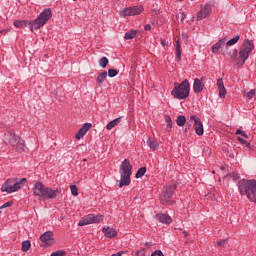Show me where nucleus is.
<instances>
[{
  "label": "nucleus",
  "instance_id": "obj_1",
  "mask_svg": "<svg viewBox=\"0 0 256 256\" xmlns=\"http://www.w3.org/2000/svg\"><path fill=\"white\" fill-rule=\"evenodd\" d=\"M53 16L50 8H46L41 12L38 17L33 21H27V20H16L14 21L13 25L14 27H17L18 29H23L29 25L30 30L33 31V29H41L51 19Z\"/></svg>",
  "mask_w": 256,
  "mask_h": 256
},
{
  "label": "nucleus",
  "instance_id": "obj_2",
  "mask_svg": "<svg viewBox=\"0 0 256 256\" xmlns=\"http://www.w3.org/2000/svg\"><path fill=\"white\" fill-rule=\"evenodd\" d=\"M34 197H38L39 201L43 199H55L59 195V189L53 190L44 186L42 182H36L32 188Z\"/></svg>",
  "mask_w": 256,
  "mask_h": 256
},
{
  "label": "nucleus",
  "instance_id": "obj_3",
  "mask_svg": "<svg viewBox=\"0 0 256 256\" xmlns=\"http://www.w3.org/2000/svg\"><path fill=\"white\" fill-rule=\"evenodd\" d=\"M240 195H246L252 203H256V180H245L239 182Z\"/></svg>",
  "mask_w": 256,
  "mask_h": 256
},
{
  "label": "nucleus",
  "instance_id": "obj_4",
  "mask_svg": "<svg viewBox=\"0 0 256 256\" xmlns=\"http://www.w3.org/2000/svg\"><path fill=\"white\" fill-rule=\"evenodd\" d=\"M132 171L133 166L131 165V162H129V159L122 161V164L120 165V181L118 187L121 188L131 185Z\"/></svg>",
  "mask_w": 256,
  "mask_h": 256
},
{
  "label": "nucleus",
  "instance_id": "obj_5",
  "mask_svg": "<svg viewBox=\"0 0 256 256\" xmlns=\"http://www.w3.org/2000/svg\"><path fill=\"white\" fill-rule=\"evenodd\" d=\"M27 183V178H10L5 181L1 187L2 193H17L19 189H23Z\"/></svg>",
  "mask_w": 256,
  "mask_h": 256
},
{
  "label": "nucleus",
  "instance_id": "obj_6",
  "mask_svg": "<svg viewBox=\"0 0 256 256\" xmlns=\"http://www.w3.org/2000/svg\"><path fill=\"white\" fill-rule=\"evenodd\" d=\"M191 89V86L189 84V80L185 79L180 84L174 83V88L171 91V95L174 97V99H187L189 97V91Z\"/></svg>",
  "mask_w": 256,
  "mask_h": 256
},
{
  "label": "nucleus",
  "instance_id": "obj_7",
  "mask_svg": "<svg viewBox=\"0 0 256 256\" xmlns=\"http://www.w3.org/2000/svg\"><path fill=\"white\" fill-rule=\"evenodd\" d=\"M5 140L18 151L25 149V140L15 134V130H10L5 134Z\"/></svg>",
  "mask_w": 256,
  "mask_h": 256
},
{
  "label": "nucleus",
  "instance_id": "obj_8",
  "mask_svg": "<svg viewBox=\"0 0 256 256\" xmlns=\"http://www.w3.org/2000/svg\"><path fill=\"white\" fill-rule=\"evenodd\" d=\"M255 49V45L251 40H245L244 43L240 47L239 51V60L242 61V65H245V61L249 59L251 52Z\"/></svg>",
  "mask_w": 256,
  "mask_h": 256
},
{
  "label": "nucleus",
  "instance_id": "obj_9",
  "mask_svg": "<svg viewBox=\"0 0 256 256\" xmlns=\"http://www.w3.org/2000/svg\"><path fill=\"white\" fill-rule=\"evenodd\" d=\"M175 189H177L175 185L166 186L163 188L160 194V203L162 205H173V200H171V197H173Z\"/></svg>",
  "mask_w": 256,
  "mask_h": 256
},
{
  "label": "nucleus",
  "instance_id": "obj_10",
  "mask_svg": "<svg viewBox=\"0 0 256 256\" xmlns=\"http://www.w3.org/2000/svg\"><path fill=\"white\" fill-rule=\"evenodd\" d=\"M101 221H103V215L88 214L79 221L78 225L79 227H85V225L101 223Z\"/></svg>",
  "mask_w": 256,
  "mask_h": 256
},
{
  "label": "nucleus",
  "instance_id": "obj_11",
  "mask_svg": "<svg viewBox=\"0 0 256 256\" xmlns=\"http://www.w3.org/2000/svg\"><path fill=\"white\" fill-rule=\"evenodd\" d=\"M143 13V6H133L125 8L120 12L121 17H133L134 15H140Z\"/></svg>",
  "mask_w": 256,
  "mask_h": 256
},
{
  "label": "nucleus",
  "instance_id": "obj_12",
  "mask_svg": "<svg viewBox=\"0 0 256 256\" xmlns=\"http://www.w3.org/2000/svg\"><path fill=\"white\" fill-rule=\"evenodd\" d=\"M40 241L44 243L43 247H51V245L55 244V239H53V233L51 231H47L40 236Z\"/></svg>",
  "mask_w": 256,
  "mask_h": 256
},
{
  "label": "nucleus",
  "instance_id": "obj_13",
  "mask_svg": "<svg viewBox=\"0 0 256 256\" xmlns=\"http://www.w3.org/2000/svg\"><path fill=\"white\" fill-rule=\"evenodd\" d=\"M190 120L194 121V129L196 135H199L201 137V135H203L204 133L203 122L201 121V118L197 117L196 115H193L190 117Z\"/></svg>",
  "mask_w": 256,
  "mask_h": 256
},
{
  "label": "nucleus",
  "instance_id": "obj_14",
  "mask_svg": "<svg viewBox=\"0 0 256 256\" xmlns=\"http://www.w3.org/2000/svg\"><path fill=\"white\" fill-rule=\"evenodd\" d=\"M155 219L164 225H171L173 223V218L167 214L158 213L155 215Z\"/></svg>",
  "mask_w": 256,
  "mask_h": 256
},
{
  "label": "nucleus",
  "instance_id": "obj_15",
  "mask_svg": "<svg viewBox=\"0 0 256 256\" xmlns=\"http://www.w3.org/2000/svg\"><path fill=\"white\" fill-rule=\"evenodd\" d=\"M91 127H93V124L91 123H85L77 132L76 134V139L80 140L83 139V137H85V135H87V131H89V129H91Z\"/></svg>",
  "mask_w": 256,
  "mask_h": 256
},
{
  "label": "nucleus",
  "instance_id": "obj_16",
  "mask_svg": "<svg viewBox=\"0 0 256 256\" xmlns=\"http://www.w3.org/2000/svg\"><path fill=\"white\" fill-rule=\"evenodd\" d=\"M209 15H211V6L206 5L204 8L201 9V11L197 13V19L198 21H201L206 17H209Z\"/></svg>",
  "mask_w": 256,
  "mask_h": 256
},
{
  "label": "nucleus",
  "instance_id": "obj_17",
  "mask_svg": "<svg viewBox=\"0 0 256 256\" xmlns=\"http://www.w3.org/2000/svg\"><path fill=\"white\" fill-rule=\"evenodd\" d=\"M216 85L219 89V97L221 99H225V97H227V89H225V84L223 83V79H218Z\"/></svg>",
  "mask_w": 256,
  "mask_h": 256
},
{
  "label": "nucleus",
  "instance_id": "obj_18",
  "mask_svg": "<svg viewBox=\"0 0 256 256\" xmlns=\"http://www.w3.org/2000/svg\"><path fill=\"white\" fill-rule=\"evenodd\" d=\"M205 85L203 84V78H195L193 84V91L194 93H201L203 91Z\"/></svg>",
  "mask_w": 256,
  "mask_h": 256
},
{
  "label": "nucleus",
  "instance_id": "obj_19",
  "mask_svg": "<svg viewBox=\"0 0 256 256\" xmlns=\"http://www.w3.org/2000/svg\"><path fill=\"white\" fill-rule=\"evenodd\" d=\"M225 41H226L225 39H220L218 42L212 45V53L214 55H217L219 53V50L225 47Z\"/></svg>",
  "mask_w": 256,
  "mask_h": 256
},
{
  "label": "nucleus",
  "instance_id": "obj_20",
  "mask_svg": "<svg viewBox=\"0 0 256 256\" xmlns=\"http://www.w3.org/2000/svg\"><path fill=\"white\" fill-rule=\"evenodd\" d=\"M102 233H104L105 237H108L109 239L117 237V231L111 227L103 228Z\"/></svg>",
  "mask_w": 256,
  "mask_h": 256
},
{
  "label": "nucleus",
  "instance_id": "obj_21",
  "mask_svg": "<svg viewBox=\"0 0 256 256\" xmlns=\"http://www.w3.org/2000/svg\"><path fill=\"white\" fill-rule=\"evenodd\" d=\"M146 143L151 151H157L159 149V142L155 139L149 138Z\"/></svg>",
  "mask_w": 256,
  "mask_h": 256
},
{
  "label": "nucleus",
  "instance_id": "obj_22",
  "mask_svg": "<svg viewBox=\"0 0 256 256\" xmlns=\"http://www.w3.org/2000/svg\"><path fill=\"white\" fill-rule=\"evenodd\" d=\"M121 119H123V117H118L112 121H110L107 125H106V129L108 131H111V129H113L114 127H117V125L119 123H121Z\"/></svg>",
  "mask_w": 256,
  "mask_h": 256
},
{
  "label": "nucleus",
  "instance_id": "obj_23",
  "mask_svg": "<svg viewBox=\"0 0 256 256\" xmlns=\"http://www.w3.org/2000/svg\"><path fill=\"white\" fill-rule=\"evenodd\" d=\"M107 79V71H104L100 73L96 78V83L98 85H103L105 83V80Z\"/></svg>",
  "mask_w": 256,
  "mask_h": 256
},
{
  "label": "nucleus",
  "instance_id": "obj_24",
  "mask_svg": "<svg viewBox=\"0 0 256 256\" xmlns=\"http://www.w3.org/2000/svg\"><path fill=\"white\" fill-rule=\"evenodd\" d=\"M187 123V118L184 115H179L176 119V124L178 127H183Z\"/></svg>",
  "mask_w": 256,
  "mask_h": 256
},
{
  "label": "nucleus",
  "instance_id": "obj_25",
  "mask_svg": "<svg viewBox=\"0 0 256 256\" xmlns=\"http://www.w3.org/2000/svg\"><path fill=\"white\" fill-rule=\"evenodd\" d=\"M175 47H176V52H175L176 58L178 59V61H181V43L179 42V40L176 41Z\"/></svg>",
  "mask_w": 256,
  "mask_h": 256
},
{
  "label": "nucleus",
  "instance_id": "obj_26",
  "mask_svg": "<svg viewBox=\"0 0 256 256\" xmlns=\"http://www.w3.org/2000/svg\"><path fill=\"white\" fill-rule=\"evenodd\" d=\"M136 36H137V31L132 30L125 33L124 39L126 40L135 39Z\"/></svg>",
  "mask_w": 256,
  "mask_h": 256
},
{
  "label": "nucleus",
  "instance_id": "obj_27",
  "mask_svg": "<svg viewBox=\"0 0 256 256\" xmlns=\"http://www.w3.org/2000/svg\"><path fill=\"white\" fill-rule=\"evenodd\" d=\"M145 173H147V168L146 167H141L139 168V170L136 172V179H141V177H143V175H145Z\"/></svg>",
  "mask_w": 256,
  "mask_h": 256
},
{
  "label": "nucleus",
  "instance_id": "obj_28",
  "mask_svg": "<svg viewBox=\"0 0 256 256\" xmlns=\"http://www.w3.org/2000/svg\"><path fill=\"white\" fill-rule=\"evenodd\" d=\"M29 249H31V241L26 240L22 242V251H24V253H27V251H29Z\"/></svg>",
  "mask_w": 256,
  "mask_h": 256
},
{
  "label": "nucleus",
  "instance_id": "obj_29",
  "mask_svg": "<svg viewBox=\"0 0 256 256\" xmlns=\"http://www.w3.org/2000/svg\"><path fill=\"white\" fill-rule=\"evenodd\" d=\"M165 122L167 123L166 131H171L173 127V120H171V116H165Z\"/></svg>",
  "mask_w": 256,
  "mask_h": 256
},
{
  "label": "nucleus",
  "instance_id": "obj_30",
  "mask_svg": "<svg viewBox=\"0 0 256 256\" xmlns=\"http://www.w3.org/2000/svg\"><path fill=\"white\" fill-rule=\"evenodd\" d=\"M99 65H100V67H102V69H105V67H107V65H109V59L107 57H102L99 60Z\"/></svg>",
  "mask_w": 256,
  "mask_h": 256
},
{
  "label": "nucleus",
  "instance_id": "obj_31",
  "mask_svg": "<svg viewBox=\"0 0 256 256\" xmlns=\"http://www.w3.org/2000/svg\"><path fill=\"white\" fill-rule=\"evenodd\" d=\"M239 39H240V36H236V37L228 40L226 42L227 47H231L232 45H235L236 43H238Z\"/></svg>",
  "mask_w": 256,
  "mask_h": 256
},
{
  "label": "nucleus",
  "instance_id": "obj_32",
  "mask_svg": "<svg viewBox=\"0 0 256 256\" xmlns=\"http://www.w3.org/2000/svg\"><path fill=\"white\" fill-rule=\"evenodd\" d=\"M70 190L73 197H77V195H79V188H77L76 185H71Z\"/></svg>",
  "mask_w": 256,
  "mask_h": 256
},
{
  "label": "nucleus",
  "instance_id": "obj_33",
  "mask_svg": "<svg viewBox=\"0 0 256 256\" xmlns=\"http://www.w3.org/2000/svg\"><path fill=\"white\" fill-rule=\"evenodd\" d=\"M118 75H119V71H117L116 69L108 70V77L113 78V77H117Z\"/></svg>",
  "mask_w": 256,
  "mask_h": 256
},
{
  "label": "nucleus",
  "instance_id": "obj_34",
  "mask_svg": "<svg viewBox=\"0 0 256 256\" xmlns=\"http://www.w3.org/2000/svg\"><path fill=\"white\" fill-rule=\"evenodd\" d=\"M65 255H67V252H65L64 250H58L51 253V256H65Z\"/></svg>",
  "mask_w": 256,
  "mask_h": 256
},
{
  "label": "nucleus",
  "instance_id": "obj_35",
  "mask_svg": "<svg viewBox=\"0 0 256 256\" xmlns=\"http://www.w3.org/2000/svg\"><path fill=\"white\" fill-rule=\"evenodd\" d=\"M235 135H241L242 137H244V139H249V135H247V133H245V131L241 129L237 130Z\"/></svg>",
  "mask_w": 256,
  "mask_h": 256
},
{
  "label": "nucleus",
  "instance_id": "obj_36",
  "mask_svg": "<svg viewBox=\"0 0 256 256\" xmlns=\"http://www.w3.org/2000/svg\"><path fill=\"white\" fill-rule=\"evenodd\" d=\"M246 97L248 98V99H253L254 97H255V90L254 89H252V90H250L247 94H246Z\"/></svg>",
  "mask_w": 256,
  "mask_h": 256
},
{
  "label": "nucleus",
  "instance_id": "obj_37",
  "mask_svg": "<svg viewBox=\"0 0 256 256\" xmlns=\"http://www.w3.org/2000/svg\"><path fill=\"white\" fill-rule=\"evenodd\" d=\"M13 205V201H8L0 206V209H7V207H11Z\"/></svg>",
  "mask_w": 256,
  "mask_h": 256
},
{
  "label": "nucleus",
  "instance_id": "obj_38",
  "mask_svg": "<svg viewBox=\"0 0 256 256\" xmlns=\"http://www.w3.org/2000/svg\"><path fill=\"white\" fill-rule=\"evenodd\" d=\"M225 243H227V240H220L217 242V247H224Z\"/></svg>",
  "mask_w": 256,
  "mask_h": 256
},
{
  "label": "nucleus",
  "instance_id": "obj_39",
  "mask_svg": "<svg viewBox=\"0 0 256 256\" xmlns=\"http://www.w3.org/2000/svg\"><path fill=\"white\" fill-rule=\"evenodd\" d=\"M182 39H183L184 41H187V40L189 39V35H188L187 33L183 32V33H182Z\"/></svg>",
  "mask_w": 256,
  "mask_h": 256
},
{
  "label": "nucleus",
  "instance_id": "obj_40",
  "mask_svg": "<svg viewBox=\"0 0 256 256\" xmlns=\"http://www.w3.org/2000/svg\"><path fill=\"white\" fill-rule=\"evenodd\" d=\"M238 141L242 144V145H247V141L241 137H238Z\"/></svg>",
  "mask_w": 256,
  "mask_h": 256
},
{
  "label": "nucleus",
  "instance_id": "obj_41",
  "mask_svg": "<svg viewBox=\"0 0 256 256\" xmlns=\"http://www.w3.org/2000/svg\"><path fill=\"white\" fill-rule=\"evenodd\" d=\"M125 255V251L117 252L116 254H112L111 256H122Z\"/></svg>",
  "mask_w": 256,
  "mask_h": 256
},
{
  "label": "nucleus",
  "instance_id": "obj_42",
  "mask_svg": "<svg viewBox=\"0 0 256 256\" xmlns=\"http://www.w3.org/2000/svg\"><path fill=\"white\" fill-rule=\"evenodd\" d=\"M186 17H187V14H185V12H183V13H181V18H180V20H181V21H185Z\"/></svg>",
  "mask_w": 256,
  "mask_h": 256
},
{
  "label": "nucleus",
  "instance_id": "obj_43",
  "mask_svg": "<svg viewBox=\"0 0 256 256\" xmlns=\"http://www.w3.org/2000/svg\"><path fill=\"white\" fill-rule=\"evenodd\" d=\"M145 31H151V26L150 24H146L144 27Z\"/></svg>",
  "mask_w": 256,
  "mask_h": 256
},
{
  "label": "nucleus",
  "instance_id": "obj_44",
  "mask_svg": "<svg viewBox=\"0 0 256 256\" xmlns=\"http://www.w3.org/2000/svg\"><path fill=\"white\" fill-rule=\"evenodd\" d=\"M162 47H167V40H161Z\"/></svg>",
  "mask_w": 256,
  "mask_h": 256
},
{
  "label": "nucleus",
  "instance_id": "obj_45",
  "mask_svg": "<svg viewBox=\"0 0 256 256\" xmlns=\"http://www.w3.org/2000/svg\"><path fill=\"white\" fill-rule=\"evenodd\" d=\"M232 57H237V49L233 50V56Z\"/></svg>",
  "mask_w": 256,
  "mask_h": 256
},
{
  "label": "nucleus",
  "instance_id": "obj_46",
  "mask_svg": "<svg viewBox=\"0 0 256 256\" xmlns=\"http://www.w3.org/2000/svg\"><path fill=\"white\" fill-rule=\"evenodd\" d=\"M246 147H248V149H251V143H248V142H246Z\"/></svg>",
  "mask_w": 256,
  "mask_h": 256
},
{
  "label": "nucleus",
  "instance_id": "obj_47",
  "mask_svg": "<svg viewBox=\"0 0 256 256\" xmlns=\"http://www.w3.org/2000/svg\"><path fill=\"white\" fill-rule=\"evenodd\" d=\"M183 235H185V237H188L189 233L187 231H183Z\"/></svg>",
  "mask_w": 256,
  "mask_h": 256
},
{
  "label": "nucleus",
  "instance_id": "obj_48",
  "mask_svg": "<svg viewBox=\"0 0 256 256\" xmlns=\"http://www.w3.org/2000/svg\"><path fill=\"white\" fill-rule=\"evenodd\" d=\"M145 245H149L151 247V242H146Z\"/></svg>",
  "mask_w": 256,
  "mask_h": 256
},
{
  "label": "nucleus",
  "instance_id": "obj_49",
  "mask_svg": "<svg viewBox=\"0 0 256 256\" xmlns=\"http://www.w3.org/2000/svg\"><path fill=\"white\" fill-rule=\"evenodd\" d=\"M139 253H141V250H138V251L136 252V255H139Z\"/></svg>",
  "mask_w": 256,
  "mask_h": 256
},
{
  "label": "nucleus",
  "instance_id": "obj_50",
  "mask_svg": "<svg viewBox=\"0 0 256 256\" xmlns=\"http://www.w3.org/2000/svg\"><path fill=\"white\" fill-rule=\"evenodd\" d=\"M0 33H5V30L0 31Z\"/></svg>",
  "mask_w": 256,
  "mask_h": 256
},
{
  "label": "nucleus",
  "instance_id": "obj_51",
  "mask_svg": "<svg viewBox=\"0 0 256 256\" xmlns=\"http://www.w3.org/2000/svg\"><path fill=\"white\" fill-rule=\"evenodd\" d=\"M73 1H77V0H73Z\"/></svg>",
  "mask_w": 256,
  "mask_h": 256
},
{
  "label": "nucleus",
  "instance_id": "obj_52",
  "mask_svg": "<svg viewBox=\"0 0 256 256\" xmlns=\"http://www.w3.org/2000/svg\"><path fill=\"white\" fill-rule=\"evenodd\" d=\"M0 214H1V210H0Z\"/></svg>",
  "mask_w": 256,
  "mask_h": 256
}]
</instances>
